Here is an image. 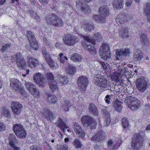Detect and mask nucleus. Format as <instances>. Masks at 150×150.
Masks as SVG:
<instances>
[{"label": "nucleus", "mask_w": 150, "mask_h": 150, "mask_svg": "<svg viewBox=\"0 0 150 150\" xmlns=\"http://www.w3.org/2000/svg\"><path fill=\"white\" fill-rule=\"evenodd\" d=\"M123 100L128 105V107L133 111L137 110L139 108L140 101L132 96H129L123 98L122 101Z\"/></svg>", "instance_id": "obj_1"}, {"label": "nucleus", "mask_w": 150, "mask_h": 150, "mask_svg": "<svg viewBox=\"0 0 150 150\" xmlns=\"http://www.w3.org/2000/svg\"><path fill=\"white\" fill-rule=\"evenodd\" d=\"M45 21L48 24L56 27H61L63 25L62 20L53 14H50L46 16Z\"/></svg>", "instance_id": "obj_2"}, {"label": "nucleus", "mask_w": 150, "mask_h": 150, "mask_svg": "<svg viewBox=\"0 0 150 150\" xmlns=\"http://www.w3.org/2000/svg\"><path fill=\"white\" fill-rule=\"evenodd\" d=\"M13 62H16L17 67L20 69H25L26 67V62L23 57L19 53L13 56L11 59Z\"/></svg>", "instance_id": "obj_3"}, {"label": "nucleus", "mask_w": 150, "mask_h": 150, "mask_svg": "<svg viewBox=\"0 0 150 150\" xmlns=\"http://www.w3.org/2000/svg\"><path fill=\"white\" fill-rule=\"evenodd\" d=\"M99 52L102 58L104 60H110L111 54L108 44H103L100 48Z\"/></svg>", "instance_id": "obj_4"}, {"label": "nucleus", "mask_w": 150, "mask_h": 150, "mask_svg": "<svg viewBox=\"0 0 150 150\" xmlns=\"http://www.w3.org/2000/svg\"><path fill=\"white\" fill-rule=\"evenodd\" d=\"M81 121L83 125L86 127H88L91 129H93L96 127V122L89 116H83L81 118Z\"/></svg>", "instance_id": "obj_5"}, {"label": "nucleus", "mask_w": 150, "mask_h": 150, "mask_svg": "<svg viewBox=\"0 0 150 150\" xmlns=\"http://www.w3.org/2000/svg\"><path fill=\"white\" fill-rule=\"evenodd\" d=\"M64 42L68 46H72L79 41V38L70 34L65 35L63 38Z\"/></svg>", "instance_id": "obj_6"}, {"label": "nucleus", "mask_w": 150, "mask_h": 150, "mask_svg": "<svg viewBox=\"0 0 150 150\" xmlns=\"http://www.w3.org/2000/svg\"><path fill=\"white\" fill-rule=\"evenodd\" d=\"M77 82L79 89L84 92L89 83L88 78L86 76H81L78 78Z\"/></svg>", "instance_id": "obj_7"}, {"label": "nucleus", "mask_w": 150, "mask_h": 150, "mask_svg": "<svg viewBox=\"0 0 150 150\" xmlns=\"http://www.w3.org/2000/svg\"><path fill=\"white\" fill-rule=\"evenodd\" d=\"M143 138L139 133L135 134V137L132 140V146L134 149H138L140 148L142 145Z\"/></svg>", "instance_id": "obj_8"}, {"label": "nucleus", "mask_w": 150, "mask_h": 150, "mask_svg": "<svg viewBox=\"0 0 150 150\" xmlns=\"http://www.w3.org/2000/svg\"><path fill=\"white\" fill-rule=\"evenodd\" d=\"M34 81L40 86L43 87L46 84L43 75L40 73H35L33 75Z\"/></svg>", "instance_id": "obj_9"}, {"label": "nucleus", "mask_w": 150, "mask_h": 150, "mask_svg": "<svg viewBox=\"0 0 150 150\" xmlns=\"http://www.w3.org/2000/svg\"><path fill=\"white\" fill-rule=\"evenodd\" d=\"M27 36L32 48L35 50L38 49V45L35 37L31 31L28 32Z\"/></svg>", "instance_id": "obj_10"}, {"label": "nucleus", "mask_w": 150, "mask_h": 150, "mask_svg": "<svg viewBox=\"0 0 150 150\" xmlns=\"http://www.w3.org/2000/svg\"><path fill=\"white\" fill-rule=\"evenodd\" d=\"M147 86L146 82L143 77L139 78L136 80V87L140 92L144 91L146 89Z\"/></svg>", "instance_id": "obj_11"}, {"label": "nucleus", "mask_w": 150, "mask_h": 150, "mask_svg": "<svg viewBox=\"0 0 150 150\" xmlns=\"http://www.w3.org/2000/svg\"><path fill=\"white\" fill-rule=\"evenodd\" d=\"M11 107L13 112L16 115L19 114L22 110V105L18 102H12L11 104Z\"/></svg>", "instance_id": "obj_12"}, {"label": "nucleus", "mask_w": 150, "mask_h": 150, "mask_svg": "<svg viewBox=\"0 0 150 150\" xmlns=\"http://www.w3.org/2000/svg\"><path fill=\"white\" fill-rule=\"evenodd\" d=\"M130 17L129 15L125 13H120L116 18V21L118 24H121L129 20Z\"/></svg>", "instance_id": "obj_13"}, {"label": "nucleus", "mask_w": 150, "mask_h": 150, "mask_svg": "<svg viewBox=\"0 0 150 150\" xmlns=\"http://www.w3.org/2000/svg\"><path fill=\"white\" fill-rule=\"evenodd\" d=\"M42 117L47 120L52 121L54 120V115L48 108H44L42 111Z\"/></svg>", "instance_id": "obj_14"}, {"label": "nucleus", "mask_w": 150, "mask_h": 150, "mask_svg": "<svg viewBox=\"0 0 150 150\" xmlns=\"http://www.w3.org/2000/svg\"><path fill=\"white\" fill-rule=\"evenodd\" d=\"M42 117L47 120L52 121L54 120V115L48 108H44L42 111Z\"/></svg>", "instance_id": "obj_15"}, {"label": "nucleus", "mask_w": 150, "mask_h": 150, "mask_svg": "<svg viewBox=\"0 0 150 150\" xmlns=\"http://www.w3.org/2000/svg\"><path fill=\"white\" fill-rule=\"evenodd\" d=\"M76 7L78 9L85 13L90 11V8L84 2L78 1L76 2Z\"/></svg>", "instance_id": "obj_16"}, {"label": "nucleus", "mask_w": 150, "mask_h": 150, "mask_svg": "<svg viewBox=\"0 0 150 150\" xmlns=\"http://www.w3.org/2000/svg\"><path fill=\"white\" fill-rule=\"evenodd\" d=\"M56 78V81L57 83L59 84L60 86H64L68 83L69 80L66 76H63L60 74H57Z\"/></svg>", "instance_id": "obj_17"}, {"label": "nucleus", "mask_w": 150, "mask_h": 150, "mask_svg": "<svg viewBox=\"0 0 150 150\" xmlns=\"http://www.w3.org/2000/svg\"><path fill=\"white\" fill-rule=\"evenodd\" d=\"M116 57L117 59L122 58L123 57H126L129 54V49H117L115 51Z\"/></svg>", "instance_id": "obj_18"}, {"label": "nucleus", "mask_w": 150, "mask_h": 150, "mask_svg": "<svg viewBox=\"0 0 150 150\" xmlns=\"http://www.w3.org/2000/svg\"><path fill=\"white\" fill-rule=\"evenodd\" d=\"M73 125L75 132L76 134L79 137H81V139L84 137L85 134L84 131L81 129L79 125L75 122L73 123Z\"/></svg>", "instance_id": "obj_19"}, {"label": "nucleus", "mask_w": 150, "mask_h": 150, "mask_svg": "<svg viewBox=\"0 0 150 150\" xmlns=\"http://www.w3.org/2000/svg\"><path fill=\"white\" fill-rule=\"evenodd\" d=\"M94 79L95 84L98 86L104 88L108 86L107 81L105 79L96 76L94 78Z\"/></svg>", "instance_id": "obj_20"}, {"label": "nucleus", "mask_w": 150, "mask_h": 150, "mask_svg": "<svg viewBox=\"0 0 150 150\" xmlns=\"http://www.w3.org/2000/svg\"><path fill=\"white\" fill-rule=\"evenodd\" d=\"M10 86L13 88V89L15 91H18L21 87V83L17 79H12L10 81Z\"/></svg>", "instance_id": "obj_21"}, {"label": "nucleus", "mask_w": 150, "mask_h": 150, "mask_svg": "<svg viewBox=\"0 0 150 150\" xmlns=\"http://www.w3.org/2000/svg\"><path fill=\"white\" fill-rule=\"evenodd\" d=\"M84 38L88 42L91 43L93 45H94L95 44V40L101 41L102 40V37L101 34L97 33H95L93 36V38L94 39V40L93 39L92 40L90 39L88 37H86Z\"/></svg>", "instance_id": "obj_22"}, {"label": "nucleus", "mask_w": 150, "mask_h": 150, "mask_svg": "<svg viewBox=\"0 0 150 150\" xmlns=\"http://www.w3.org/2000/svg\"><path fill=\"white\" fill-rule=\"evenodd\" d=\"M121 141L120 142L116 140L115 142L113 143L111 140H109L108 142V146L109 150H116L121 144Z\"/></svg>", "instance_id": "obj_23"}, {"label": "nucleus", "mask_w": 150, "mask_h": 150, "mask_svg": "<svg viewBox=\"0 0 150 150\" xmlns=\"http://www.w3.org/2000/svg\"><path fill=\"white\" fill-rule=\"evenodd\" d=\"M99 11L103 17L105 18L106 20V16L109 13V10L108 7L106 5L101 6L99 8Z\"/></svg>", "instance_id": "obj_24"}, {"label": "nucleus", "mask_w": 150, "mask_h": 150, "mask_svg": "<svg viewBox=\"0 0 150 150\" xmlns=\"http://www.w3.org/2000/svg\"><path fill=\"white\" fill-rule=\"evenodd\" d=\"M28 59L29 66L31 68H34L38 64V62L35 58L28 56Z\"/></svg>", "instance_id": "obj_25"}, {"label": "nucleus", "mask_w": 150, "mask_h": 150, "mask_svg": "<svg viewBox=\"0 0 150 150\" xmlns=\"http://www.w3.org/2000/svg\"><path fill=\"white\" fill-rule=\"evenodd\" d=\"M82 27L85 31L90 32L94 29V26L92 23L86 22L83 23Z\"/></svg>", "instance_id": "obj_26"}, {"label": "nucleus", "mask_w": 150, "mask_h": 150, "mask_svg": "<svg viewBox=\"0 0 150 150\" xmlns=\"http://www.w3.org/2000/svg\"><path fill=\"white\" fill-rule=\"evenodd\" d=\"M123 0H114L112 2V5L114 9H117L122 8L123 7Z\"/></svg>", "instance_id": "obj_27"}, {"label": "nucleus", "mask_w": 150, "mask_h": 150, "mask_svg": "<svg viewBox=\"0 0 150 150\" xmlns=\"http://www.w3.org/2000/svg\"><path fill=\"white\" fill-rule=\"evenodd\" d=\"M55 124L64 132L65 129L68 128L66 124L63 122L62 120L60 118L58 119L57 121L55 123Z\"/></svg>", "instance_id": "obj_28"}, {"label": "nucleus", "mask_w": 150, "mask_h": 150, "mask_svg": "<svg viewBox=\"0 0 150 150\" xmlns=\"http://www.w3.org/2000/svg\"><path fill=\"white\" fill-rule=\"evenodd\" d=\"M134 57L137 60L139 61L143 58V54L141 50L135 49L134 53Z\"/></svg>", "instance_id": "obj_29"}, {"label": "nucleus", "mask_w": 150, "mask_h": 150, "mask_svg": "<svg viewBox=\"0 0 150 150\" xmlns=\"http://www.w3.org/2000/svg\"><path fill=\"white\" fill-rule=\"evenodd\" d=\"M25 85L27 89L31 93L36 88L35 85L31 82L25 81Z\"/></svg>", "instance_id": "obj_30"}, {"label": "nucleus", "mask_w": 150, "mask_h": 150, "mask_svg": "<svg viewBox=\"0 0 150 150\" xmlns=\"http://www.w3.org/2000/svg\"><path fill=\"white\" fill-rule=\"evenodd\" d=\"M70 105L71 103L69 100H65L62 101L61 107L65 111H67L69 110V108Z\"/></svg>", "instance_id": "obj_31"}, {"label": "nucleus", "mask_w": 150, "mask_h": 150, "mask_svg": "<svg viewBox=\"0 0 150 150\" xmlns=\"http://www.w3.org/2000/svg\"><path fill=\"white\" fill-rule=\"evenodd\" d=\"M71 59L74 62H77L81 61L82 58V57L78 53L73 54L71 57Z\"/></svg>", "instance_id": "obj_32"}, {"label": "nucleus", "mask_w": 150, "mask_h": 150, "mask_svg": "<svg viewBox=\"0 0 150 150\" xmlns=\"http://www.w3.org/2000/svg\"><path fill=\"white\" fill-rule=\"evenodd\" d=\"M66 67V72L68 74L72 75L74 74L76 71L75 68L74 67L68 64L67 66Z\"/></svg>", "instance_id": "obj_33"}, {"label": "nucleus", "mask_w": 150, "mask_h": 150, "mask_svg": "<svg viewBox=\"0 0 150 150\" xmlns=\"http://www.w3.org/2000/svg\"><path fill=\"white\" fill-rule=\"evenodd\" d=\"M1 114L2 115L9 117L11 116V115L9 109L6 107H3L1 110Z\"/></svg>", "instance_id": "obj_34"}, {"label": "nucleus", "mask_w": 150, "mask_h": 150, "mask_svg": "<svg viewBox=\"0 0 150 150\" xmlns=\"http://www.w3.org/2000/svg\"><path fill=\"white\" fill-rule=\"evenodd\" d=\"M89 110L90 112L95 115H98V111L97 108L92 104L90 105L89 108Z\"/></svg>", "instance_id": "obj_35"}, {"label": "nucleus", "mask_w": 150, "mask_h": 150, "mask_svg": "<svg viewBox=\"0 0 150 150\" xmlns=\"http://www.w3.org/2000/svg\"><path fill=\"white\" fill-rule=\"evenodd\" d=\"M23 128L24 127L21 124H16L13 126V130L16 134Z\"/></svg>", "instance_id": "obj_36"}, {"label": "nucleus", "mask_w": 150, "mask_h": 150, "mask_svg": "<svg viewBox=\"0 0 150 150\" xmlns=\"http://www.w3.org/2000/svg\"><path fill=\"white\" fill-rule=\"evenodd\" d=\"M72 143L75 148L76 149H81L82 146L81 142L78 139H75Z\"/></svg>", "instance_id": "obj_37"}, {"label": "nucleus", "mask_w": 150, "mask_h": 150, "mask_svg": "<svg viewBox=\"0 0 150 150\" xmlns=\"http://www.w3.org/2000/svg\"><path fill=\"white\" fill-rule=\"evenodd\" d=\"M16 134L18 137L21 139L25 138L27 135L26 131L23 128L21 130L19 131Z\"/></svg>", "instance_id": "obj_38"}, {"label": "nucleus", "mask_w": 150, "mask_h": 150, "mask_svg": "<svg viewBox=\"0 0 150 150\" xmlns=\"http://www.w3.org/2000/svg\"><path fill=\"white\" fill-rule=\"evenodd\" d=\"M93 19L97 22H104L106 20L105 19V18L103 17L100 14L98 15H95L93 16Z\"/></svg>", "instance_id": "obj_39"}, {"label": "nucleus", "mask_w": 150, "mask_h": 150, "mask_svg": "<svg viewBox=\"0 0 150 150\" xmlns=\"http://www.w3.org/2000/svg\"><path fill=\"white\" fill-rule=\"evenodd\" d=\"M57 98L54 95H50L48 96L47 101L49 103H56Z\"/></svg>", "instance_id": "obj_40"}, {"label": "nucleus", "mask_w": 150, "mask_h": 150, "mask_svg": "<svg viewBox=\"0 0 150 150\" xmlns=\"http://www.w3.org/2000/svg\"><path fill=\"white\" fill-rule=\"evenodd\" d=\"M55 83V82L54 81L49 82V87L53 91H57L58 90L57 85Z\"/></svg>", "instance_id": "obj_41"}, {"label": "nucleus", "mask_w": 150, "mask_h": 150, "mask_svg": "<svg viewBox=\"0 0 150 150\" xmlns=\"http://www.w3.org/2000/svg\"><path fill=\"white\" fill-rule=\"evenodd\" d=\"M122 127L124 129H128L129 122L127 118L123 117L122 120Z\"/></svg>", "instance_id": "obj_42"}, {"label": "nucleus", "mask_w": 150, "mask_h": 150, "mask_svg": "<svg viewBox=\"0 0 150 150\" xmlns=\"http://www.w3.org/2000/svg\"><path fill=\"white\" fill-rule=\"evenodd\" d=\"M120 34L123 38H126L128 37V30L126 28H124L120 31Z\"/></svg>", "instance_id": "obj_43"}, {"label": "nucleus", "mask_w": 150, "mask_h": 150, "mask_svg": "<svg viewBox=\"0 0 150 150\" xmlns=\"http://www.w3.org/2000/svg\"><path fill=\"white\" fill-rule=\"evenodd\" d=\"M115 109L118 111H120L122 108L121 103L118 101L115 102L113 105Z\"/></svg>", "instance_id": "obj_44"}, {"label": "nucleus", "mask_w": 150, "mask_h": 150, "mask_svg": "<svg viewBox=\"0 0 150 150\" xmlns=\"http://www.w3.org/2000/svg\"><path fill=\"white\" fill-rule=\"evenodd\" d=\"M140 40L142 44L143 45H145L147 42V38L146 35L142 33L140 35Z\"/></svg>", "instance_id": "obj_45"}, {"label": "nucleus", "mask_w": 150, "mask_h": 150, "mask_svg": "<svg viewBox=\"0 0 150 150\" xmlns=\"http://www.w3.org/2000/svg\"><path fill=\"white\" fill-rule=\"evenodd\" d=\"M30 93L36 98H39L40 96L39 92L36 88Z\"/></svg>", "instance_id": "obj_46"}, {"label": "nucleus", "mask_w": 150, "mask_h": 150, "mask_svg": "<svg viewBox=\"0 0 150 150\" xmlns=\"http://www.w3.org/2000/svg\"><path fill=\"white\" fill-rule=\"evenodd\" d=\"M46 77L47 79L49 80V82L54 81V77L52 73L51 72L47 73L46 74Z\"/></svg>", "instance_id": "obj_47"}, {"label": "nucleus", "mask_w": 150, "mask_h": 150, "mask_svg": "<svg viewBox=\"0 0 150 150\" xmlns=\"http://www.w3.org/2000/svg\"><path fill=\"white\" fill-rule=\"evenodd\" d=\"M98 134V141H100L105 138L104 133L101 131H99L97 133Z\"/></svg>", "instance_id": "obj_48"}, {"label": "nucleus", "mask_w": 150, "mask_h": 150, "mask_svg": "<svg viewBox=\"0 0 150 150\" xmlns=\"http://www.w3.org/2000/svg\"><path fill=\"white\" fill-rule=\"evenodd\" d=\"M49 66L51 67H54L55 64V63L53 60L50 57L48 58H47L45 59Z\"/></svg>", "instance_id": "obj_49"}, {"label": "nucleus", "mask_w": 150, "mask_h": 150, "mask_svg": "<svg viewBox=\"0 0 150 150\" xmlns=\"http://www.w3.org/2000/svg\"><path fill=\"white\" fill-rule=\"evenodd\" d=\"M42 52L45 59H47V58H49L50 57V54L47 52L45 47L42 48Z\"/></svg>", "instance_id": "obj_50"}, {"label": "nucleus", "mask_w": 150, "mask_h": 150, "mask_svg": "<svg viewBox=\"0 0 150 150\" xmlns=\"http://www.w3.org/2000/svg\"><path fill=\"white\" fill-rule=\"evenodd\" d=\"M144 11L147 16L150 13V4H146L144 6Z\"/></svg>", "instance_id": "obj_51"}, {"label": "nucleus", "mask_w": 150, "mask_h": 150, "mask_svg": "<svg viewBox=\"0 0 150 150\" xmlns=\"http://www.w3.org/2000/svg\"><path fill=\"white\" fill-rule=\"evenodd\" d=\"M57 150H67L68 148L65 144H61L57 145Z\"/></svg>", "instance_id": "obj_52"}, {"label": "nucleus", "mask_w": 150, "mask_h": 150, "mask_svg": "<svg viewBox=\"0 0 150 150\" xmlns=\"http://www.w3.org/2000/svg\"><path fill=\"white\" fill-rule=\"evenodd\" d=\"M120 73L124 76L128 75L130 73L129 71L128 70L125 69V68L122 69L121 70Z\"/></svg>", "instance_id": "obj_53"}, {"label": "nucleus", "mask_w": 150, "mask_h": 150, "mask_svg": "<svg viewBox=\"0 0 150 150\" xmlns=\"http://www.w3.org/2000/svg\"><path fill=\"white\" fill-rule=\"evenodd\" d=\"M102 113L105 117H110V115L109 112L105 109H103L101 110Z\"/></svg>", "instance_id": "obj_54"}, {"label": "nucleus", "mask_w": 150, "mask_h": 150, "mask_svg": "<svg viewBox=\"0 0 150 150\" xmlns=\"http://www.w3.org/2000/svg\"><path fill=\"white\" fill-rule=\"evenodd\" d=\"M11 46L10 44H6L2 46L1 50L2 52H4L6 50L8 49Z\"/></svg>", "instance_id": "obj_55"}, {"label": "nucleus", "mask_w": 150, "mask_h": 150, "mask_svg": "<svg viewBox=\"0 0 150 150\" xmlns=\"http://www.w3.org/2000/svg\"><path fill=\"white\" fill-rule=\"evenodd\" d=\"M105 119L104 122V126L105 127H107L110 124V118L105 117Z\"/></svg>", "instance_id": "obj_56"}, {"label": "nucleus", "mask_w": 150, "mask_h": 150, "mask_svg": "<svg viewBox=\"0 0 150 150\" xmlns=\"http://www.w3.org/2000/svg\"><path fill=\"white\" fill-rule=\"evenodd\" d=\"M110 95H107L106 96L105 98V100L106 103H107L108 104H109L110 102Z\"/></svg>", "instance_id": "obj_57"}, {"label": "nucleus", "mask_w": 150, "mask_h": 150, "mask_svg": "<svg viewBox=\"0 0 150 150\" xmlns=\"http://www.w3.org/2000/svg\"><path fill=\"white\" fill-rule=\"evenodd\" d=\"M18 91H15L16 93H20L22 95H23L25 94V92L24 88L21 87L20 89H18Z\"/></svg>", "instance_id": "obj_58"}, {"label": "nucleus", "mask_w": 150, "mask_h": 150, "mask_svg": "<svg viewBox=\"0 0 150 150\" xmlns=\"http://www.w3.org/2000/svg\"><path fill=\"white\" fill-rule=\"evenodd\" d=\"M30 149L31 150H42L41 148L36 145L31 146Z\"/></svg>", "instance_id": "obj_59"}, {"label": "nucleus", "mask_w": 150, "mask_h": 150, "mask_svg": "<svg viewBox=\"0 0 150 150\" xmlns=\"http://www.w3.org/2000/svg\"><path fill=\"white\" fill-rule=\"evenodd\" d=\"M6 127L5 125L3 122H0V131H2L5 130Z\"/></svg>", "instance_id": "obj_60"}, {"label": "nucleus", "mask_w": 150, "mask_h": 150, "mask_svg": "<svg viewBox=\"0 0 150 150\" xmlns=\"http://www.w3.org/2000/svg\"><path fill=\"white\" fill-rule=\"evenodd\" d=\"M88 51H89L91 54H96V50L93 46H92V47L91 48V49H90Z\"/></svg>", "instance_id": "obj_61"}, {"label": "nucleus", "mask_w": 150, "mask_h": 150, "mask_svg": "<svg viewBox=\"0 0 150 150\" xmlns=\"http://www.w3.org/2000/svg\"><path fill=\"white\" fill-rule=\"evenodd\" d=\"M83 46L85 50L88 51L90 49H91V48L92 46H91V45H88V44H87V45L86 44L84 45Z\"/></svg>", "instance_id": "obj_62"}, {"label": "nucleus", "mask_w": 150, "mask_h": 150, "mask_svg": "<svg viewBox=\"0 0 150 150\" xmlns=\"http://www.w3.org/2000/svg\"><path fill=\"white\" fill-rule=\"evenodd\" d=\"M100 64L103 67L104 69H106L108 64L107 63H105L103 62H101L100 63Z\"/></svg>", "instance_id": "obj_63"}, {"label": "nucleus", "mask_w": 150, "mask_h": 150, "mask_svg": "<svg viewBox=\"0 0 150 150\" xmlns=\"http://www.w3.org/2000/svg\"><path fill=\"white\" fill-rule=\"evenodd\" d=\"M44 42L48 46H51V42L47 40L46 38H43Z\"/></svg>", "instance_id": "obj_64"}]
</instances>
